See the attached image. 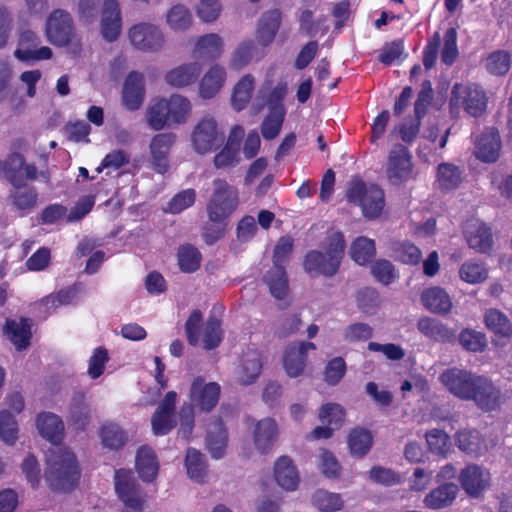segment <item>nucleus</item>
I'll return each instance as SVG.
<instances>
[{
  "instance_id": "1",
  "label": "nucleus",
  "mask_w": 512,
  "mask_h": 512,
  "mask_svg": "<svg viewBox=\"0 0 512 512\" xmlns=\"http://www.w3.org/2000/svg\"><path fill=\"white\" fill-rule=\"evenodd\" d=\"M36 426L40 435L55 444L46 452L45 481L51 491L70 492L79 482L80 468L75 454L57 445L64 436L62 419L54 413H39Z\"/></svg>"
},
{
  "instance_id": "2",
  "label": "nucleus",
  "mask_w": 512,
  "mask_h": 512,
  "mask_svg": "<svg viewBox=\"0 0 512 512\" xmlns=\"http://www.w3.org/2000/svg\"><path fill=\"white\" fill-rule=\"evenodd\" d=\"M214 191L207 203L208 220L202 228V238L208 245H213L225 234L228 219L239 204L238 190L226 180L217 178L213 181Z\"/></svg>"
},
{
  "instance_id": "3",
  "label": "nucleus",
  "mask_w": 512,
  "mask_h": 512,
  "mask_svg": "<svg viewBox=\"0 0 512 512\" xmlns=\"http://www.w3.org/2000/svg\"><path fill=\"white\" fill-rule=\"evenodd\" d=\"M0 170L14 187L10 194L13 206L23 212L33 209L37 204L38 193L35 187L27 185L26 182L37 179V166L34 163H26L22 154L11 153L0 161Z\"/></svg>"
},
{
  "instance_id": "4",
  "label": "nucleus",
  "mask_w": 512,
  "mask_h": 512,
  "mask_svg": "<svg viewBox=\"0 0 512 512\" xmlns=\"http://www.w3.org/2000/svg\"><path fill=\"white\" fill-rule=\"evenodd\" d=\"M345 247L346 242L342 232L336 231L329 234L325 239V252L311 250L305 255L303 261L305 271L311 277L334 276L344 257Z\"/></svg>"
},
{
  "instance_id": "5",
  "label": "nucleus",
  "mask_w": 512,
  "mask_h": 512,
  "mask_svg": "<svg viewBox=\"0 0 512 512\" xmlns=\"http://www.w3.org/2000/svg\"><path fill=\"white\" fill-rule=\"evenodd\" d=\"M191 112L190 101L180 95L154 100L146 111L148 125L156 131L166 126L185 123Z\"/></svg>"
},
{
  "instance_id": "6",
  "label": "nucleus",
  "mask_w": 512,
  "mask_h": 512,
  "mask_svg": "<svg viewBox=\"0 0 512 512\" xmlns=\"http://www.w3.org/2000/svg\"><path fill=\"white\" fill-rule=\"evenodd\" d=\"M488 96L482 85L478 83H468L463 85L455 83L451 89L448 102L451 116L458 117L460 110L473 118L482 117L487 110Z\"/></svg>"
},
{
  "instance_id": "7",
  "label": "nucleus",
  "mask_w": 512,
  "mask_h": 512,
  "mask_svg": "<svg viewBox=\"0 0 512 512\" xmlns=\"http://www.w3.org/2000/svg\"><path fill=\"white\" fill-rule=\"evenodd\" d=\"M346 198L350 203L360 206L363 216L368 220L378 218L385 206L384 191L377 185L366 186L358 177L350 181Z\"/></svg>"
},
{
  "instance_id": "8",
  "label": "nucleus",
  "mask_w": 512,
  "mask_h": 512,
  "mask_svg": "<svg viewBox=\"0 0 512 512\" xmlns=\"http://www.w3.org/2000/svg\"><path fill=\"white\" fill-rule=\"evenodd\" d=\"M115 491L119 499L129 508L141 512L144 505L143 492L132 470L118 469L114 476Z\"/></svg>"
},
{
  "instance_id": "9",
  "label": "nucleus",
  "mask_w": 512,
  "mask_h": 512,
  "mask_svg": "<svg viewBox=\"0 0 512 512\" xmlns=\"http://www.w3.org/2000/svg\"><path fill=\"white\" fill-rule=\"evenodd\" d=\"M480 376L471 371L454 367L443 371L440 380L451 394L461 400L468 401Z\"/></svg>"
},
{
  "instance_id": "10",
  "label": "nucleus",
  "mask_w": 512,
  "mask_h": 512,
  "mask_svg": "<svg viewBox=\"0 0 512 512\" xmlns=\"http://www.w3.org/2000/svg\"><path fill=\"white\" fill-rule=\"evenodd\" d=\"M46 36L55 46L64 47L71 43L75 29L73 19L65 10L56 9L46 21Z\"/></svg>"
},
{
  "instance_id": "11",
  "label": "nucleus",
  "mask_w": 512,
  "mask_h": 512,
  "mask_svg": "<svg viewBox=\"0 0 512 512\" xmlns=\"http://www.w3.org/2000/svg\"><path fill=\"white\" fill-rule=\"evenodd\" d=\"M224 137L219 134L217 122L213 117H203L194 127L191 141L198 154L211 152L223 143Z\"/></svg>"
},
{
  "instance_id": "12",
  "label": "nucleus",
  "mask_w": 512,
  "mask_h": 512,
  "mask_svg": "<svg viewBox=\"0 0 512 512\" xmlns=\"http://www.w3.org/2000/svg\"><path fill=\"white\" fill-rule=\"evenodd\" d=\"M41 38L34 31L26 29L20 33L18 46L14 56L21 62L33 63L42 60H49L53 56L51 48L41 46Z\"/></svg>"
},
{
  "instance_id": "13",
  "label": "nucleus",
  "mask_w": 512,
  "mask_h": 512,
  "mask_svg": "<svg viewBox=\"0 0 512 512\" xmlns=\"http://www.w3.org/2000/svg\"><path fill=\"white\" fill-rule=\"evenodd\" d=\"M221 387L216 382L205 383L200 376L196 377L190 387V407L201 412H210L218 404Z\"/></svg>"
},
{
  "instance_id": "14",
  "label": "nucleus",
  "mask_w": 512,
  "mask_h": 512,
  "mask_svg": "<svg viewBox=\"0 0 512 512\" xmlns=\"http://www.w3.org/2000/svg\"><path fill=\"white\" fill-rule=\"evenodd\" d=\"M131 44L144 52H156L165 42L159 27L150 23H139L132 26L128 33Z\"/></svg>"
},
{
  "instance_id": "15",
  "label": "nucleus",
  "mask_w": 512,
  "mask_h": 512,
  "mask_svg": "<svg viewBox=\"0 0 512 512\" xmlns=\"http://www.w3.org/2000/svg\"><path fill=\"white\" fill-rule=\"evenodd\" d=\"M468 401H473L483 412H492L501 407L503 395L500 387L496 386L491 379L481 375Z\"/></svg>"
},
{
  "instance_id": "16",
  "label": "nucleus",
  "mask_w": 512,
  "mask_h": 512,
  "mask_svg": "<svg viewBox=\"0 0 512 512\" xmlns=\"http://www.w3.org/2000/svg\"><path fill=\"white\" fill-rule=\"evenodd\" d=\"M464 238L469 248L478 253L489 254L493 249L491 227L479 219H469L463 228Z\"/></svg>"
},
{
  "instance_id": "17",
  "label": "nucleus",
  "mask_w": 512,
  "mask_h": 512,
  "mask_svg": "<svg viewBox=\"0 0 512 512\" xmlns=\"http://www.w3.org/2000/svg\"><path fill=\"white\" fill-rule=\"evenodd\" d=\"M461 488L465 493L472 497L478 498L490 486V472L477 464H468L463 468L458 476Z\"/></svg>"
},
{
  "instance_id": "18",
  "label": "nucleus",
  "mask_w": 512,
  "mask_h": 512,
  "mask_svg": "<svg viewBox=\"0 0 512 512\" xmlns=\"http://www.w3.org/2000/svg\"><path fill=\"white\" fill-rule=\"evenodd\" d=\"M176 141L172 132L159 133L152 137L149 145L151 168L158 174H165L169 169V154Z\"/></svg>"
},
{
  "instance_id": "19",
  "label": "nucleus",
  "mask_w": 512,
  "mask_h": 512,
  "mask_svg": "<svg viewBox=\"0 0 512 512\" xmlns=\"http://www.w3.org/2000/svg\"><path fill=\"white\" fill-rule=\"evenodd\" d=\"M412 173V156L408 149L402 145H395L389 153L387 163V176L391 183L398 184L406 181Z\"/></svg>"
},
{
  "instance_id": "20",
  "label": "nucleus",
  "mask_w": 512,
  "mask_h": 512,
  "mask_svg": "<svg viewBox=\"0 0 512 512\" xmlns=\"http://www.w3.org/2000/svg\"><path fill=\"white\" fill-rule=\"evenodd\" d=\"M315 349V344L308 341L289 344L283 356V367L287 375L291 378L302 375L307 363V353Z\"/></svg>"
},
{
  "instance_id": "21",
  "label": "nucleus",
  "mask_w": 512,
  "mask_h": 512,
  "mask_svg": "<svg viewBox=\"0 0 512 512\" xmlns=\"http://www.w3.org/2000/svg\"><path fill=\"white\" fill-rule=\"evenodd\" d=\"M501 148L499 131L494 127L485 128L475 142L474 155L483 163H495L500 157Z\"/></svg>"
},
{
  "instance_id": "22",
  "label": "nucleus",
  "mask_w": 512,
  "mask_h": 512,
  "mask_svg": "<svg viewBox=\"0 0 512 512\" xmlns=\"http://www.w3.org/2000/svg\"><path fill=\"white\" fill-rule=\"evenodd\" d=\"M122 27L118 0H104L102 8L101 33L109 42L118 39Z\"/></svg>"
},
{
  "instance_id": "23",
  "label": "nucleus",
  "mask_w": 512,
  "mask_h": 512,
  "mask_svg": "<svg viewBox=\"0 0 512 512\" xmlns=\"http://www.w3.org/2000/svg\"><path fill=\"white\" fill-rule=\"evenodd\" d=\"M144 97V76L137 71H131L123 85L122 100L125 107L130 111L138 110L143 104Z\"/></svg>"
},
{
  "instance_id": "24",
  "label": "nucleus",
  "mask_w": 512,
  "mask_h": 512,
  "mask_svg": "<svg viewBox=\"0 0 512 512\" xmlns=\"http://www.w3.org/2000/svg\"><path fill=\"white\" fill-rule=\"evenodd\" d=\"M31 326V320L27 317H20L19 321L6 319L3 327L4 335L17 351H22L30 345L32 338Z\"/></svg>"
},
{
  "instance_id": "25",
  "label": "nucleus",
  "mask_w": 512,
  "mask_h": 512,
  "mask_svg": "<svg viewBox=\"0 0 512 512\" xmlns=\"http://www.w3.org/2000/svg\"><path fill=\"white\" fill-rule=\"evenodd\" d=\"M282 22L279 9H271L262 14L256 29V40L259 45L267 47L273 43Z\"/></svg>"
},
{
  "instance_id": "26",
  "label": "nucleus",
  "mask_w": 512,
  "mask_h": 512,
  "mask_svg": "<svg viewBox=\"0 0 512 512\" xmlns=\"http://www.w3.org/2000/svg\"><path fill=\"white\" fill-rule=\"evenodd\" d=\"M228 442V432L220 417L214 418L208 425L206 446L211 456L220 459L224 456Z\"/></svg>"
},
{
  "instance_id": "27",
  "label": "nucleus",
  "mask_w": 512,
  "mask_h": 512,
  "mask_svg": "<svg viewBox=\"0 0 512 512\" xmlns=\"http://www.w3.org/2000/svg\"><path fill=\"white\" fill-rule=\"evenodd\" d=\"M91 419V410L84 392H75L69 407L68 421L76 430H85Z\"/></svg>"
},
{
  "instance_id": "28",
  "label": "nucleus",
  "mask_w": 512,
  "mask_h": 512,
  "mask_svg": "<svg viewBox=\"0 0 512 512\" xmlns=\"http://www.w3.org/2000/svg\"><path fill=\"white\" fill-rule=\"evenodd\" d=\"M261 355L256 350L247 351L242 355L237 368L238 382L241 385H250L259 377L262 370Z\"/></svg>"
},
{
  "instance_id": "29",
  "label": "nucleus",
  "mask_w": 512,
  "mask_h": 512,
  "mask_svg": "<svg viewBox=\"0 0 512 512\" xmlns=\"http://www.w3.org/2000/svg\"><path fill=\"white\" fill-rule=\"evenodd\" d=\"M223 40L216 33H210L198 38L194 56L202 62H211L223 54Z\"/></svg>"
},
{
  "instance_id": "30",
  "label": "nucleus",
  "mask_w": 512,
  "mask_h": 512,
  "mask_svg": "<svg viewBox=\"0 0 512 512\" xmlns=\"http://www.w3.org/2000/svg\"><path fill=\"white\" fill-rule=\"evenodd\" d=\"M458 491V486L452 482L440 484L425 496V507L432 510L446 508L455 501Z\"/></svg>"
},
{
  "instance_id": "31",
  "label": "nucleus",
  "mask_w": 512,
  "mask_h": 512,
  "mask_svg": "<svg viewBox=\"0 0 512 512\" xmlns=\"http://www.w3.org/2000/svg\"><path fill=\"white\" fill-rule=\"evenodd\" d=\"M135 467L143 481H153L157 477L159 470L155 452L146 445L141 446L137 451Z\"/></svg>"
},
{
  "instance_id": "32",
  "label": "nucleus",
  "mask_w": 512,
  "mask_h": 512,
  "mask_svg": "<svg viewBox=\"0 0 512 512\" xmlns=\"http://www.w3.org/2000/svg\"><path fill=\"white\" fill-rule=\"evenodd\" d=\"M274 477L278 485L286 490L293 491L298 487L299 475L288 456H281L275 462Z\"/></svg>"
},
{
  "instance_id": "33",
  "label": "nucleus",
  "mask_w": 512,
  "mask_h": 512,
  "mask_svg": "<svg viewBox=\"0 0 512 512\" xmlns=\"http://www.w3.org/2000/svg\"><path fill=\"white\" fill-rule=\"evenodd\" d=\"M421 301L426 309L440 315L448 314L452 308L450 296L440 287L426 289L421 295Z\"/></svg>"
},
{
  "instance_id": "34",
  "label": "nucleus",
  "mask_w": 512,
  "mask_h": 512,
  "mask_svg": "<svg viewBox=\"0 0 512 512\" xmlns=\"http://www.w3.org/2000/svg\"><path fill=\"white\" fill-rule=\"evenodd\" d=\"M278 432L277 423L272 418L260 420L254 430V443L257 449L265 454L273 446Z\"/></svg>"
},
{
  "instance_id": "35",
  "label": "nucleus",
  "mask_w": 512,
  "mask_h": 512,
  "mask_svg": "<svg viewBox=\"0 0 512 512\" xmlns=\"http://www.w3.org/2000/svg\"><path fill=\"white\" fill-rule=\"evenodd\" d=\"M200 73L199 63H185L167 72L165 80L171 86L184 87L194 83Z\"/></svg>"
},
{
  "instance_id": "36",
  "label": "nucleus",
  "mask_w": 512,
  "mask_h": 512,
  "mask_svg": "<svg viewBox=\"0 0 512 512\" xmlns=\"http://www.w3.org/2000/svg\"><path fill=\"white\" fill-rule=\"evenodd\" d=\"M484 323L486 328L499 338L512 337V322L505 313L496 308L485 311Z\"/></svg>"
},
{
  "instance_id": "37",
  "label": "nucleus",
  "mask_w": 512,
  "mask_h": 512,
  "mask_svg": "<svg viewBox=\"0 0 512 512\" xmlns=\"http://www.w3.org/2000/svg\"><path fill=\"white\" fill-rule=\"evenodd\" d=\"M225 80L226 71L224 67L217 64L211 66L200 82V95L205 99L212 98L219 92Z\"/></svg>"
},
{
  "instance_id": "38",
  "label": "nucleus",
  "mask_w": 512,
  "mask_h": 512,
  "mask_svg": "<svg viewBox=\"0 0 512 512\" xmlns=\"http://www.w3.org/2000/svg\"><path fill=\"white\" fill-rule=\"evenodd\" d=\"M436 181L442 192L453 191L462 182V171L453 163H440L437 167Z\"/></svg>"
},
{
  "instance_id": "39",
  "label": "nucleus",
  "mask_w": 512,
  "mask_h": 512,
  "mask_svg": "<svg viewBox=\"0 0 512 512\" xmlns=\"http://www.w3.org/2000/svg\"><path fill=\"white\" fill-rule=\"evenodd\" d=\"M254 83V77L251 74H246L234 86L231 105L236 111L245 109L249 104L254 90Z\"/></svg>"
},
{
  "instance_id": "40",
  "label": "nucleus",
  "mask_w": 512,
  "mask_h": 512,
  "mask_svg": "<svg viewBox=\"0 0 512 512\" xmlns=\"http://www.w3.org/2000/svg\"><path fill=\"white\" fill-rule=\"evenodd\" d=\"M265 282L269 287L271 295L283 300L289 292L288 277L285 267L273 266L265 276Z\"/></svg>"
},
{
  "instance_id": "41",
  "label": "nucleus",
  "mask_w": 512,
  "mask_h": 512,
  "mask_svg": "<svg viewBox=\"0 0 512 512\" xmlns=\"http://www.w3.org/2000/svg\"><path fill=\"white\" fill-rule=\"evenodd\" d=\"M417 328L424 336L434 341L448 342L453 337V332L446 325L430 317L419 319Z\"/></svg>"
},
{
  "instance_id": "42",
  "label": "nucleus",
  "mask_w": 512,
  "mask_h": 512,
  "mask_svg": "<svg viewBox=\"0 0 512 512\" xmlns=\"http://www.w3.org/2000/svg\"><path fill=\"white\" fill-rule=\"evenodd\" d=\"M376 255L374 240L365 236L356 238L350 247V256L359 265L371 263Z\"/></svg>"
},
{
  "instance_id": "43",
  "label": "nucleus",
  "mask_w": 512,
  "mask_h": 512,
  "mask_svg": "<svg viewBox=\"0 0 512 512\" xmlns=\"http://www.w3.org/2000/svg\"><path fill=\"white\" fill-rule=\"evenodd\" d=\"M373 444V436L371 432L365 428H354L348 436V446L353 456L363 457L371 449Z\"/></svg>"
},
{
  "instance_id": "44",
  "label": "nucleus",
  "mask_w": 512,
  "mask_h": 512,
  "mask_svg": "<svg viewBox=\"0 0 512 512\" xmlns=\"http://www.w3.org/2000/svg\"><path fill=\"white\" fill-rule=\"evenodd\" d=\"M187 474L193 481L204 483L207 477V467L203 455L195 448H188L185 456Z\"/></svg>"
},
{
  "instance_id": "45",
  "label": "nucleus",
  "mask_w": 512,
  "mask_h": 512,
  "mask_svg": "<svg viewBox=\"0 0 512 512\" xmlns=\"http://www.w3.org/2000/svg\"><path fill=\"white\" fill-rule=\"evenodd\" d=\"M484 66L493 76H505L511 68V53L502 49L495 50L488 54Z\"/></svg>"
},
{
  "instance_id": "46",
  "label": "nucleus",
  "mask_w": 512,
  "mask_h": 512,
  "mask_svg": "<svg viewBox=\"0 0 512 512\" xmlns=\"http://www.w3.org/2000/svg\"><path fill=\"white\" fill-rule=\"evenodd\" d=\"M79 286L73 284L65 287L56 293H51L42 299V303L47 308H57L62 305L73 304L78 300Z\"/></svg>"
},
{
  "instance_id": "47",
  "label": "nucleus",
  "mask_w": 512,
  "mask_h": 512,
  "mask_svg": "<svg viewBox=\"0 0 512 512\" xmlns=\"http://www.w3.org/2000/svg\"><path fill=\"white\" fill-rule=\"evenodd\" d=\"M177 259L182 272L192 273L199 269L202 256L196 247L187 244L178 249Z\"/></svg>"
},
{
  "instance_id": "48",
  "label": "nucleus",
  "mask_w": 512,
  "mask_h": 512,
  "mask_svg": "<svg viewBox=\"0 0 512 512\" xmlns=\"http://www.w3.org/2000/svg\"><path fill=\"white\" fill-rule=\"evenodd\" d=\"M285 113V109L279 107L276 108L275 111H269L261 125V133L265 140H273L279 135L284 122Z\"/></svg>"
},
{
  "instance_id": "49",
  "label": "nucleus",
  "mask_w": 512,
  "mask_h": 512,
  "mask_svg": "<svg viewBox=\"0 0 512 512\" xmlns=\"http://www.w3.org/2000/svg\"><path fill=\"white\" fill-rule=\"evenodd\" d=\"M100 437L102 444L112 450H118L126 443V433L113 423L105 424L101 427Z\"/></svg>"
},
{
  "instance_id": "50",
  "label": "nucleus",
  "mask_w": 512,
  "mask_h": 512,
  "mask_svg": "<svg viewBox=\"0 0 512 512\" xmlns=\"http://www.w3.org/2000/svg\"><path fill=\"white\" fill-rule=\"evenodd\" d=\"M459 275L469 284H478L488 278V269L481 262L466 261L461 265Z\"/></svg>"
},
{
  "instance_id": "51",
  "label": "nucleus",
  "mask_w": 512,
  "mask_h": 512,
  "mask_svg": "<svg viewBox=\"0 0 512 512\" xmlns=\"http://www.w3.org/2000/svg\"><path fill=\"white\" fill-rule=\"evenodd\" d=\"M255 43L251 39L244 40L239 43L231 55L229 65L234 70H240L247 66L254 54Z\"/></svg>"
},
{
  "instance_id": "52",
  "label": "nucleus",
  "mask_w": 512,
  "mask_h": 512,
  "mask_svg": "<svg viewBox=\"0 0 512 512\" xmlns=\"http://www.w3.org/2000/svg\"><path fill=\"white\" fill-rule=\"evenodd\" d=\"M393 253L396 260L408 265H417L422 258L421 250L409 241L395 243Z\"/></svg>"
},
{
  "instance_id": "53",
  "label": "nucleus",
  "mask_w": 512,
  "mask_h": 512,
  "mask_svg": "<svg viewBox=\"0 0 512 512\" xmlns=\"http://www.w3.org/2000/svg\"><path fill=\"white\" fill-rule=\"evenodd\" d=\"M312 503L321 512L338 511L343 506V501L339 494L325 490L316 491L313 494Z\"/></svg>"
},
{
  "instance_id": "54",
  "label": "nucleus",
  "mask_w": 512,
  "mask_h": 512,
  "mask_svg": "<svg viewBox=\"0 0 512 512\" xmlns=\"http://www.w3.org/2000/svg\"><path fill=\"white\" fill-rule=\"evenodd\" d=\"M167 23L175 31H184L192 24V14L184 5H174L167 14Z\"/></svg>"
},
{
  "instance_id": "55",
  "label": "nucleus",
  "mask_w": 512,
  "mask_h": 512,
  "mask_svg": "<svg viewBox=\"0 0 512 512\" xmlns=\"http://www.w3.org/2000/svg\"><path fill=\"white\" fill-rule=\"evenodd\" d=\"M458 340L465 350L471 352H481L487 346L485 334L473 329H463L459 333Z\"/></svg>"
},
{
  "instance_id": "56",
  "label": "nucleus",
  "mask_w": 512,
  "mask_h": 512,
  "mask_svg": "<svg viewBox=\"0 0 512 512\" xmlns=\"http://www.w3.org/2000/svg\"><path fill=\"white\" fill-rule=\"evenodd\" d=\"M458 448L471 455H478L481 451V439L477 430H461L456 434Z\"/></svg>"
},
{
  "instance_id": "57",
  "label": "nucleus",
  "mask_w": 512,
  "mask_h": 512,
  "mask_svg": "<svg viewBox=\"0 0 512 512\" xmlns=\"http://www.w3.org/2000/svg\"><path fill=\"white\" fill-rule=\"evenodd\" d=\"M319 419L324 425L339 429L344 422L345 411L340 404L326 403L320 408Z\"/></svg>"
},
{
  "instance_id": "58",
  "label": "nucleus",
  "mask_w": 512,
  "mask_h": 512,
  "mask_svg": "<svg viewBox=\"0 0 512 512\" xmlns=\"http://www.w3.org/2000/svg\"><path fill=\"white\" fill-rule=\"evenodd\" d=\"M222 337L221 321L216 316H209L204 329V348L206 350L217 348L222 341Z\"/></svg>"
},
{
  "instance_id": "59",
  "label": "nucleus",
  "mask_w": 512,
  "mask_h": 512,
  "mask_svg": "<svg viewBox=\"0 0 512 512\" xmlns=\"http://www.w3.org/2000/svg\"><path fill=\"white\" fill-rule=\"evenodd\" d=\"M428 447L434 454L446 456L450 449L449 435L440 429H432L425 435Z\"/></svg>"
},
{
  "instance_id": "60",
  "label": "nucleus",
  "mask_w": 512,
  "mask_h": 512,
  "mask_svg": "<svg viewBox=\"0 0 512 512\" xmlns=\"http://www.w3.org/2000/svg\"><path fill=\"white\" fill-rule=\"evenodd\" d=\"M18 437V425L15 417L7 410L0 412V438L13 445Z\"/></svg>"
},
{
  "instance_id": "61",
  "label": "nucleus",
  "mask_w": 512,
  "mask_h": 512,
  "mask_svg": "<svg viewBox=\"0 0 512 512\" xmlns=\"http://www.w3.org/2000/svg\"><path fill=\"white\" fill-rule=\"evenodd\" d=\"M175 413L155 410L151 418L153 433L157 436L168 434L175 427Z\"/></svg>"
},
{
  "instance_id": "62",
  "label": "nucleus",
  "mask_w": 512,
  "mask_h": 512,
  "mask_svg": "<svg viewBox=\"0 0 512 512\" xmlns=\"http://www.w3.org/2000/svg\"><path fill=\"white\" fill-rule=\"evenodd\" d=\"M371 274L377 282L386 286L396 278L394 265L386 259L376 260L371 266Z\"/></svg>"
},
{
  "instance_id": "63",
  "label": "nucleus",
  "mask_w": 512,
  "mask_h": 512,
  "mask_svg": "<svg viewBox=\"0 0 512 512\" xmlns=\"http://www.w3.org/2000/svg\"><path fill=\"white\" fill-rule=\"evenodd\" d=\"M346 362L342 357L329 360L324 369V381L330 385H337L346 373Z\"/></svg>"
},
{
  "instance_id": "64",
  "label": "nucleus",
  "mask_w": 512,
  "mask_h": 512,
  "mask_svg": "<svg viewBox=\"0 0 512 512\" xmlns=\"http://www.w3.org/2000/svg\"><path fill=\"white\" fill-rule=\"evenodd\" d=\"M109 361V355L106 348L100 346L94 349L89 361L87 373L92 379L99 378L105 370Z\"/></svg>"
}]
</instances>
